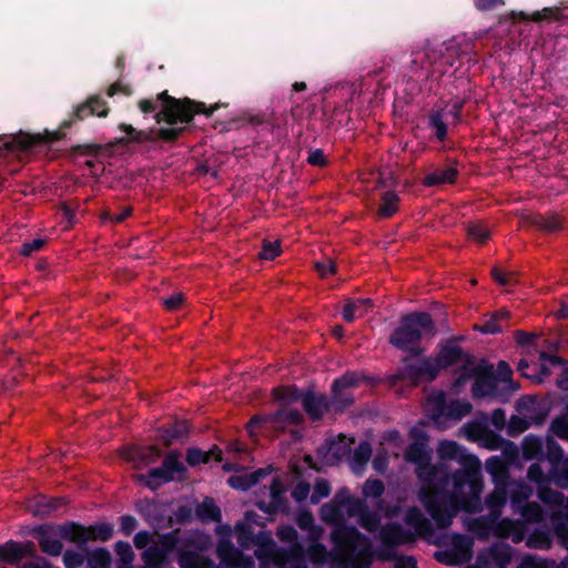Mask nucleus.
Returning a JSON list of instances; mask_svg holds the SVG:
<instances>
[{
	"mask_svg": "<svg viewBox=\"0 0 568 568\" xmlns=\"http://www.w3.org/2000/svg\"><path fill=\"white\" fill-rule=\"evenodd\" d=\"M159 103L161 110L155 113L154 119L158 124L164 122L170 126L158 130H136L131 124L121 123L119 129L128 135L120 139L122 143H155L158 140L174 143L183 135L186 125L193 121L195 114H204L209 118L220 108V104L207 108L205 103L190 98L176 99L168 91L159 93L155 99H142L138 105L142 113L148 114L154 112Z\"/></svg>",
	"mask_w": 568,
	"mask_h": 568,
	"instance_id": "nucleus-1",
	"label": "nucleus"
},
{
	"mask_svg": "<svg viewBox=\"0 0 568 568\" xmlns=\"http://www.w3.org/2000/svg\"><path fill=\"white\" fill-rule=\"evenodd\" d=\"M418 496L439 529L448 528L459 509L468 513L481 509V493L475 495L467 485H463L459 491L456 481L450 480L449 473L433 481H424Z\"/></svg>",
	"mask_w": 568,
	"mask_h": 568,
	"instance_id": "nucleus-2",
	"label": "nucleus"
},
{
	"mask_svg": "<svg viewBox=\"0 0 568 568\" xmlns=\"http://www.w3.org/2000/svg\"><path fill=\"white\" fill-rule=\"evenodd\" d=\"M334 545L328 554L326 547L317 541L306 550L308 559L315 564H324L331 557L332 568H369L372 565V545L369 538L355 526L337 525L331 535Z\"/></svg>",
	"mask_w": 568,
	"mask_h": 568,
	"instance_id": "nucleus-3",
	"label": "nucleus"
},
{
	"mask_svg": "<svg viewBox=\"0 0 568 568\" xmlns=\"http://www.w3.org/2000/svg\"><path fill=\"white\" fill-rule=\"evenodd\" d=\"M41 551L48 556L58 557L62 554L63 544L52 536L75 544L80 550H87L89 541H108L114 534V527L110 523H98L84 526L77 521H67L61 525L51 523L38 525L31 530Z\"/></svg>",
	"mask_w": 568,
	"mask_h": 568,
	"instance_id": "nucleus-4",
	"label": "nucleus"
},
{
	"mask_svg": "<svg viewBox=\"0 0 568 568\" xmlns=\"http://www.w3.org/2000/svg\"><path fill=\"white\" fill-rule=\"evenodd\" d=\"M438 454L443 460H454L460 465L455 471L449 470L452 481H456V487L460 491L463 485L470 487L476 495L483 493L484 479L481 473V463L478 457L469 454L467 449L456 442H442Z\"/></svg>",
	"mask_w": 568,
	"mask_h": 568,
	"instance_id": "nucleus-5",
	"label": "nucleus"
},
{
	"mask_svg": "<svg viewBox=\"0 0 568 568\" xmlns=\"http://www.w3.org/2000/svg\"><path fill=\"white\" fill-rule=\"evenodd\" d=\"M435 333L436 326L428 312H410L399 318L388 343L399 351H406L410 344L420 343L424 335L433 336Z\"/></svg>",
	"mask_w": 568,
	"mask_h": 568,
	"instance_id": "nucleus-6",
	"label": "nucleus"
},
{
	"mask_svg": "<svg viewBox=\"0 0 568 568\" xmlns=\"http://www.w3.org/2000/svg\"><path fill=\"white\" fill-rule=\"evenodd\" d=\"M180 457V450L169 452L162 459L161 466L151 468L145 474L134 475V480L151 491H158L163 485L172 481H185L189 471Z\"/></svg>",
	"mask_w": 568,
	"mask_h": 568,
	"instance_id": "nucleus-7",
	"label": "nucleus"
},
{
	"mask_svg": "<svg viewBox=\"0 0 568 568\" xmlns=\"http://www.w3.org/2000/svg\"><path fill=\"white\" fill-rule=\"evenodd\" d=\"M61 131H44V133H27L20 131L17 134L0 136V155L13 152H38L49 148L57 141L63 139Z\"/></svg>",
	"mask_w": 568,
	"mask_h": 568,
	"instance_id": "nucleus-8",
	"label": "nucleus"
},
{
	"mask_svg": "<svg viewBox=\"0 0 568 568\" xmlns=\"http://www.w3.org/2000/svg\"><path fill=\"white\" fill-rule=\"evenodd\" d=\"M372 378L364 372L346 371L343 375L336 377L331 386V397L328 398L332 410L343 413L355 403L352 389L361 386L363 383H371Z\"/></svg>",
	"mask_w": 568,
	"mask_h": 568,
	"instance_id": "nucleus-9",
	"label": "nucleus"
},
{
	"mask_svg": "<svg viewBox=\"0 0 568 568\" xmlns=\"http://www.w3.org/2000/svg\"><path fill=\"white\" fill-rule=\"evenodd\" d=\"M405 459L416 465V475L422 483L433 481L436 477L449 473V467L444 462L432 465L430 453L425 443H410L405 452Z\"/></svg>",
	"mask_w": 568,
	"mask_h": 568,
	"instance_id": "nucleus-10",
	"label": "nucleus"
},
{
	"mask_svg": "<svg viewBox=\"0 0 568 568\" xmlns=\"http://www.w3.org/2000/svg\"><path fill=\"white\" fill-rule=\"evenodd\" d=\"M436 371L430 363V356H424L416 362H412L408 356L402 359V365L389 377L392 384L407 382L413 386H418L422 382H434Z\"/></svg>",
	"mask_w": 568,
	"mask_h": 568,
	"instance_id": "nucleus-11",
	"label": "nucleus"
},
{
	"mask_svg": "<svg viewBox=\"0 0 568 568\" xmlns=\"http://www.w3.org/2000/svg\"><path fill=\"white\" fill-rule=\"evenodd\" d=\"M473 409V406L467 400L452 399L447 400L442 393L434 399L432 409V419L436 424H442L446 420L459 422L467 416Z\"/></svg>",
	"mask_w": 568,
	"mask_h": 568,
	"instance_id": "nucleus-12",
	"label": "nucleus"
},
{
	"mask_svg": "<svg viewBox=\"0 0 568 568\" xmlns=\"http://www.w3.org/2000/svg\"><path fill=\"white\" fill-rule=\"evenodd\" d=\"M158 540L150 545L143 552L153 560L170 562V555L178 552L181 541V529L176 528L169 532L156 534Z\"/></svg>",
	"mask_w": 568,
	"mask_h": 568,
	"instance_id": "nucleus-13",
	"label": "nucleus"
},
{
	"mask_svg": "<svg viewBox=\"0 0 568 568\" xmlns=\"http://www.w3.org/2000/svg\"><path fill=\"white\" fill-rule=\"evenodd\" d=\"M268 490L270 500L258 499L255 501V506L263 513L273 516L278 511L287 510V499L285 498V487L283 481L278 477H274L270 487L263 488V494Z\"/></svg>",
	"mask_w": 568,
	"mask_h": 568,
	"instance_id": "nucleus-14",
	"label": "nucleus"
},
{
	"mask_svg": "<svg viewBox=\"0 0 568 568\" xmlns=\"http://www.w3.org/2000/svg\"><path fill=\"white\" fill-rule=\"evenodd\" d=\"M463 337H453L439 345V349L435 357L430 356V363L436 371V377H438L440 371L447 369L458 363H460L463 356V348L457 345L458 341Z\"/></svg>",
	"mask_w": 568,
	"mask_h": 568,
	"instance_id": "nucleus-15",
	"label": "nucleus"
},
{
	"mask_svg": "<svg viewBox=\"0 0 568 568\" xmlns=\"http://www.w3.org/2000/svg\"><path fill=\"white\" fill-rule=\"evenodd\" d=\"M109 114L106 102L100 95H92L85 102L78 104L70 120L63 121L61 128L69 129L74 120H84L91 115L104 118Z\"/></svg>",
	"mask_w": 568,
	"mask_h": 568,
	"instance_id": "nucleus-16",
	"label": "nucleus"
},
{
	"mask_svg": "<svg viewBox=\"0 0 568 568\" xmlns=\"http://www.w3.org/2000/svg\"><path fill=\"white\" fill-rule=\"evenodd\" d=\"M217 556L224 568H252L254 566L253 559L235 548L231 541L219 544Z\"/></svg>",
	"mask_w": 568,
	"mask_h": 568,
	"instance_id": "nucleus-17",
	"label": "nucleus"
},
{
	"mask_svg": "<svg viewBox=\"0 0 568 568\" xmlns=\"http://www.w3.org/2000/svg\"><path fill=\"white\" fill-rule=\"evenodd\" d=\"M302 406L305 414L313 422H320L324 415L332 410L326 395L307 389L302 398Z\"/></svg>",
	"mask_w": 568,
	"mask_h": 568,
	"instance_id": "nucleus-18",
	"label": "nucleus"
},
{
	"mask_svg": "<svg viewBox=\"0 0 568 568\" xmlns=\"http://www.w3.org/2000/svg\"><path fill=\"white\" fill-rule=\"evenodd\" d=\"M135 509L143 517V519L155 530L172 526L171 518L169 519L168 525H164V510L155 500L148 498L139 500L135 504Z\"/></svg>",
	"mask_w": 568,
	"mask_h": 568,
	"instance_id": "nucleus-19",
	"label": "nucleus"
},
{
	"mask_svg": "<svg viewBox=\"0 0 568 568\" xmlns=\"http://www.w3.org/2000/svg\"><path fill=\"white\" fill-rule=\"evenodd\" d=\"M525 225L532 226L545 233H554L564 229V220L557 213H529L523 217Z\"/></svg>",
	"mask_w": 568,
	"mask_h": 568,
	"instance_id": "nucleus-20",
	"label": "nucleus"
},
{
	"mask_svg": "<svg viewBox=\"0 0 568 568\" xmlns=\"http://www.w3.org/2000/svg\"><path fill=\"white\" fill-rule=\"evenodd\" d=\"M381 541L385 548L394 549L415 540L414 534L398 524H389L381 529Z\"/></svg>",
	"mask_w": 568,
	"mask_h": 568,
	"instance_id": "nucleus-21",
	"label": "nucleus"
},
{
	"mask_svg": "<svg viewBox=\"0 0 568 568\" xmlns=\"http://www.w3.org/2000/svg\"><path fill=\"white\" fill-rule=\"evenodd\" d=\"M511 20H523L528 21L532 20L536 22L540 21H562L568 19V6L567 7H548L544 8L540 11H536L531 17H529L527 13L520 11V12H511L510 14Z\"/></svg>",
	"mask_w": 568,
	"mask_h": 568,
	"instance_id": "nucleus-22",
	"label": "nucleus"
},
{
	"mask_svg": "<svg viewBox=\"0 0 568 568\" xmlns=\"http://www.w3.org/2000/svg\"><path fill=\"white\" fill-rule=\"evenodd\" d=\"M190 426L184 419L175 420L171 426L158 428V437L164 447H171L174 442H182L189 437Z\"/></svg>",
	"mask_w": 568,
	"mask_h": 568,
	"instance_id": "nucleus-23",
	"label": "nucleus"
},
{
	"mask_svg": "<svg viewBox=\"0 0 568 568\" xmlns=\"http://www.w3.org/2000/svg\"><path fill=\"white\" fill-rule=\"evenodd\" d=\"M496 378L493 373V366H485L474 378L471 394L474 398H483L493 394L496 389Z\"/></svg>",
	"mask_w": 568,
	"mask_h": 568,
	"instance_id": "nucleus-24",
	"label": "nucleus"
},
{
	"mask_svg": "<svg viewBox=\"0 0 568 568\" xmlns=\"http://www.w3.org/2000/svg\"><path fill=\"white\" fill-rule=\"evenodd\" d=\"M405 523L407 526L414 528L415 532L422 538H428L435 532L432 521L415 506L407 509Z\"/></svg>",
	"mask_w": 568,
	"mask_h": 568,
	"instance_id": "nucleus-25",
	"label": "nucleus"
},
{
	"mask_svg": "<svg viewBox=\"0 0 568 568\" xmlns=\"http://www.w3.org/2000/svg\"><path fill=\"white\" fill-rule=\"evenodd\" d=\"M457 54L458 48L455 44H442L438 50L427 47L424 58L430 65L443 61L444 64L453 67Z\"/></svg>",
	"mask_w": 568,
	"mask_h": 568,
	"instance_id": "nucleus-26",
	"label": "nucleus"
},
{
	"mask_svg": "<svg viewBox=\"0 0 568 568\" xmlns=\"http://www.w3.org/2000/svg\"><path fill=\"white\" fill-rule=\"evenodd\" d=\"M67 501L63 497L37 496L31 505L32 513L38 517H48Z\"/></svg>",
	"mask_w": 568,
	"mask_h": 568,
	"instance_id": "nucleus-27",
	"label": "nucleus"
},
{
	"mask_svg": "<svg viewBox=\"0 0 568 568\" xmlns=\"http://www.w3.org/2000/svg\"><path fill=\"white\" fill-rule=\"evenodd\" d=\"M458 174L459 171L455 166H448L444 170H436L425 175L423 185L432 187L442 184H454Z\"/></svg>",
	"mask_w": 568,
	"mask_h": 568,
	"instance_id": "nucleus-28",
	"label": "nucleus"
},
{
	"mask_svg": "<svg viewBox=\"0 0 568 568\" xmlns=\"http://www.w3.org/2000/svg\"><path fill=\"white\" fill-rule=\"evenodd\" d=\"M523 457L526 460H544V443L540 437L535 435H527L521 444Z\"/></svg>",
	"mask_w": 568,
	"mask_h": 568,
	"instance_id": "nucleus-29",
	"label": "nucleus"
},
{
	"mask_svg": "<svg viewBox=\"0 0 568 568\" xmlns=\"http://www.w3.org/2000/svg\"><path fill=\"white\" fill-rule=\"evenodd\" d=\"M161 456L162 449L158 445H145L133 448L129 458L149 466L155 464Z\"/></svg>",
	"mask_w": 568,
	"mask_h": 568,
	"instance_id": "nucleus-30",
	"label": "nucleus"
},
{
	"mask_svg": "<svg viewBox=\"0 0 568 568\" xmlns=\"http://www.w3.org/2000/svg\"><path fill=\"white\" fill-rule=\"evenodd\" d=\"M21 561L20 541L10 539L0 545V564L18 567Z\"/></svg>",
	"mask_w": 568,
	"mask_h": 568,
	"instance_id": "nucleus-31",
	"label": "nucleus"
},
{
	"mask_svg": "<svg viewBox=\"0 0 568 568\" xmlns=\"http://www.w3.org/2000/svg\"><path fill=\"white\" fill-rule=\"evenodd\" d=\"M305 390L300 389L296 385H283L273 388L274 398L283 406L291 405L297 400L302 402Z\"/></svg>",
	"mask_w": 568,
	"mask_h": 568,
	"instance_id": "nucleus-32",
	"label": "nucleus"
},
{
	"mask_svg": "<svg viewBox=\"0 0 568 568\" xmlns=\"http://www.w3.org/2000/svg\"><path fill=\"white\" fill-rule=\"evenodd\" d=\"M181 568H217L215 562L209 557H201L196 552L183 551L178 558Z\"/></svg>",
	"mask_w": 568,
	"mask_h": 568,
	"instance_id": "nucleus-33",
	"label": "nucleus"
},
{
	"mask_svg": "<svg viewBox=\"0 0 568 568\" xmlns=\"http://www.w3.org/2000/svg\"><path fill=\"white\" fill-rule=\"evenodd\" d=\"M548 479L559 488H568V456L564 460L549 465Z\"/></svg>",
	"mask_w": 568,
	"mask_h": 568,
	"instance_id": "nucleus-34",
	"label": "nucleus"
},
{
	"mask_svg": "<svg viewBox=\"0 0 568 568\" xmlns=\"http://www.w3.org/2000/svg\"><path fill=\"white\" fill-rule=\"evenodd\" d=\"M399 196L394 191H386L381 196V205L377 214L381 219H389L398 211Z\"/></svg>",
	"mask_w": 568,
	"mask_h": 568,
	"instance_id": "nucleus-35",
	"label": "nucleus"
},
{
	"mask_svg": "<svg viewBox=\"0 0 568 568\" xmlns=\"http://www.w3.org/2000/svg\"><path fill=\"white\" fill-rule=\"evenodd\" d=\"M268 419L277 425H300L303 423V414L298 409L281 408L268 416Z\"/></svg>",
	"mask_w": 568,
	"mask_h": 568,
	"instance_id": "nucleus-36",
	"label": "nucleus"
},
{
	"mask_svg": "<svg viewBox=\"0 0 568 568\" xmlns=\"http://www.w3.org/2000/svg\"><path fill=\"white\" fill-rule=\"evenodd\" d=\"M87 558L90 568H108L111 564V554L105 548H95L93 550L87 547V550H81Z\"/></svg>",
	"mask_w": 568,
	"mask_h": 568,
	"instance_id": "nucleus-37",
	"label": "nucleus"
},
{
	"mask_svg": "<svg viewBox=\"0 0 568 568\" xmlns=\"http://www.w3.org/2000/svg\"><path fill=\"white\" fill-rule=\"evenodd\" d=\"M196 516L206 521H221L222 514L221 509L216 506L212 497H206L201 504L196 506Z\"/></svg>",
	"mask_w": 568,
	"mask_h": 568,
	"instance_id": "nucleus-38",
	"label": "nucleus"
},
{
	"mask_svg": "<svg viewBox=\"0 0 568 568\" xmlns=\"http://www.w3.org/2000/svg\"><path fill=\"white\" fill-rule=\"evenodd\" d=\"M362 305L374 307V302L371 298L347 300L342 312L343 320L347 323L354 322L356 314H358L357 310H361Z\"/></svg>",
	"mask_w": 568,
	"mask_h": 568,
	"instance_id": "nucleus-39",
	"label": "nucleus"
},
{
	"mask_svg": "<svg viewBox=\"0 0 568 568\" xmlns=\"http://www.w3.org/2000/svg\"><path fill=\"white\" fill-rule=\"evenodd\" d=\"M205 542L202 537L197 534H190L184 538H181L179 549H178V558L181 556L183 551L187 552H196L203 551L205 549Z\"/></svg>",
	"mask_w": 568,
	"mask_h": 568,
	"instance_id": "nucleus-40",
	"label": "nucleus"
},
{
	"mask_svg": "<svg viewBox=\"0 0 568 568\" xmlns=\"http://www.w3.org/2000/svg\"><path fill=\"white\" fill-rule=\"evenodd\" d=\"M428 124L435 130V136L443 142L447 138V125L444 122L443 110H433L428 115Z\"/></svg>",
	"mask_w": 568,
	"mask_h": 568,
	"instance_id": "nucleus-41",
	"label": "nucleus"
},
{
	"mask_svg": "<svg viewBox=\"0 0 568 568\" xmlns=\"http://www.w3.org/2000/svg\"><path fill=\"white\" fill-rule=\"evenodd\" d=\"M263 532L258 535L254 534V530L251 527L242 526L237 531V542L243 548H251L253 545H263L262 540Z\"/></svg>",
	"mask_w": 568,
	"mask_h": 568,
	"instance_id": "nucleus-42",
	"label": "nucleus"
},
{
	"mask_svg": "<svg viewBox=\"0 0 568 568\" xmlns=\"http://www.w3.org/2000/svg\"><path fill=\"white\" fill-rule=\"evenodd\" d=\"M508 499V491L505 487H496L486 496L485 503L488 509L496 511L500 509Z\"/></svg>",
	"mask_w": 568,
	"mask_h": 568,
	"instance_id": "nucleus-43",
	"label": "nucleus"
},
{
	"mask_svg": "<svg viewBox=\"0 0 568 568\" xmlns=\"http://www.w3.org/2000/svg\"><path fill=\"white\" fill-rule=\"evenodd\" d=\"M490 557L498 568H506L511 561V548L508 545H496L490 549Z\"/></svg>",
	"mask_w": 568,
	"mask_h": 568,
	"instance_id": "nucleus-44",
	"label": "nucleus"
},
{
	"mask_svg": "<svg viewBox=\"0 0 568 568\" xmlns=\"http://www.w3.org/2000/svg\"><path fill=\"white\" fill-rule=\"evenodd\" d=\"M545 459L549 463V465L566 459L561 446L552 437L549 436L546 439V452L544 460Z\"/></svg>",
	"mask_w": 568,
	"mask_h": 568,
	"instance_id": "nucleus-45",
	"label": "nucleus"
},
{
	"mask_svg": "<svg viewBox=\"0 0 568 568\" xmlns=\"http://www.w3.org/2000/svg\"><path fill=\"white\" fill-rule=\"evenodd\" d=\"M358 524L369 532L376 531L381 526V517L367 506L358 516Z\"/></svg>",
	"mask_w": 568,
	"mask_h": 568,
	"instance_id": "nucleus-46",
	"label": "nucleus"
},
{
	"mask_svg": "<svg viewBox=\"0 0 568 568\" xmlns=\"http://www.w3.org/2000/svg\"><path fill=\"white\" fill-rule=\"evenodd\" d=\"M385 491V486L383 480L376 479H367L363 485V495L365 498H379L383 496Z\"/></svg>",
	"mask_w": 568,
	"mask_h": 568,
	"instance_id": "nucleus-47",
	"label": "nucleus"
},
{
	"mask_svg": "<svg viewBox=\"0 0 568 568\" xmlns=\"http://www.w3.org/2000/svg\"><path fill=\"white\" fill-rule=\"evenodd\" d=\"M185 460L189 466L195 467L201 464L210 463V454L205 453L201 448L190 447L186 449Z\"/></svg>",
	"mask_w": 568,
	"mask_h": 568,
	"instance_id": "nucleus-48",
	"label": "nucleus"
},
{
	"mask_svg": "<svg viewBox=\"0 0 568 568\" xmlns=\"http://www.w3.org/2000/svg\"><path fill=\"white\" fill-rule=\"evenodd\" d=\"M531 495V489L525 485H518L508 495L514 507H521Z\"/></svg>",
	"mask_w": 568,
	"mask_h": 568,
	"instance_id": "nucleus-49",
	"label": "nucleus"
},
{
	"mask_svg": "<svg viewBox=\"0 0 568 568\" xmlns=\"http://www.w3.org/2000/svg\"><path fill=\"white\" fill-rule=\"evenodd\" d=\"M520 514L527 521L537 523L541 519L542 509L539 504L530 501L520 507Z\"/></svg>",
	"mask_w": 568,
	"mask_h": 568,
	"instance_id": "nucleus-50",
	"label": "nucleus"
},
{
	"mask_svg": "<svg viewBox=\"0 0 568 568\" xmlns=\"http://www.w3.org/2000/svg\"><path fill=\"white\" fill-rule=\"evenodd\" d=\"M296 523L303 530H310L314 539L318 536V528L314 524V517L310 511H301L297 516Z\"/></svg>",
	"mask_w": 568,
	"mask_h": 568,
	"instance_id": "nucleus-51",
	"label": "nucleus"
},
{
	"mask_svg": "<svg viewBox=\"0 0 568 568\" xmlns=\"http://www.w3.org/2000/svg\"><path fill=\"white\" fill-rule=\"evenodd\" d=\"M226 481L231 488L241 491H246L254 486L248 474L232 475L227 478Z\"/></svg>",
	"mask_w": 568,
	"mask_h": 568,
	"instance_id": "nucleus-52",
	"label": "nucleus"
},
{
	"mask_svg": "<svg viewBox=\"0 0 568 568\" xmlns=\"http://www.w3.org/2000/svg\"><path fill=\"white\" fill-rule=\"evenodd\" d=\"M365 498L352 497L349 503L343 508V514H347L349 517H358L367 507Z\"/></svg>",
	"mask_w": 568,
	"mask_h": 568,
	"instance_id": "nucleus-53",
	"label": "nucleus"
},
{
	"mask_svg": "<svg viewBox=\"0 0 568 568\" xmlns=\"http://www.w3.org/2000/svg\"><path fill=\"white\" fill-rule=\"evenodd\" d=\"M114 550L123 565H131L134 559V551L128 541L115 542Z\"/></svg>",
	"mask_w": 568,
	"mask_h": 568,
	"instance_id": "nucleus-54",
	"label": "nucleus"
},
{
	"mask_svg": "<svg viewBox=\"0 0 568 568\" xmlns=\"http://www.w3.org/2000/svg\"><path fill=\"white\" fill-rule=\"evenodd\" d=\"M84 559L83 552L71 549L65 550L62 556L64 568H79L83 565Z\"/></svg>",
	"mask_w": 568,
	"mask_h": 568,
	"instance_id": "nucleus-55",
	"label": "nucleus"
},
{
	"mask_svg": "<svg viewBox=\"0 0 568 568\" xmlns=\"http://www.w3.org/2000/svg\"><path fill=\"white\" fill-rule=\"evenodd\" d=\"M372 446L368 442H361L359 445L356 447L353 459L356 464L363 466L368 463V460L372 457Z\"/></svg>",
	"mask_w": 568,
	"mask_h": 568,
	"instance_id": "nucleus-56",
	"label": "nucleus"
},
{
	"mask_svg": "<svg viewBox=\"0 0 568 568\" xmlns=\"http://www.w3.org/2000/svg\"><path fill=\"white\" fill-rule=\"evenodd\" d=\"M467 235L479 244L486 243L490 237L489 231L480 224H469L467 226Z\"/></svg>",
	"mask_w": 568,
	"mask_h": 568,
	"instance_id": "nucleus-57",
	"label": "nucleus"
},
{
	"mask_svg": "<svg viewBox=\"0 0 568 568\" xmlns=\"http://www.w3.org/2000/svg\"><path fill=\"white\" fill-rule=\"evenodd\" d=\"M550 430L560 439H568V418L565 415L554 418Z\"/></svg>",
	"mask_w": 568,
	"mask_h": 568,
	"instance_id": "nucleus-58",
	"label": "nucleus"
},
{
	"mask_svg": "<svg viewBox=\"0 0 568 568\" xmlns=\"http://www.w3.org/2000/svg\"><path fill=\"white\" fill-rule=\"evenodd\" d=\"M491 276L500 286L514 285L517 281L514 272H503L497 266L491 268Z\"/></svg>",
	"mask_w": 568,
	"mask_h": 568,
	"instance_id": "nucleus-59",
	"label": "nucleus"
},
{
	"mask_svg": "<svg viewBox=\"0 0 568 568\" xmlns=\"http://www.w3.org/2000/svg\"><path fill=\"white\" fill-rule=\"evenodd\" d=\"M491 276L500 286L514 285L517 281L514 272H503L497 266L491 268Z\"/></svg>",
	"mask_w": 568,
	"mask_h": 568,
	"instance_id": "nucleus-60",
	"label": "nucleus"
},
{
	"mask_svg": "<svg viewBox=\"0 0 568 568\" xmlns=\"http://www.w3.org/2000/svg\"><path fill=\"white\" fill-rule=\"evenodd\" d=\"M331 494V486L325 479H317L314 485V490L311 496V501L317 504L322 498L328 497Z\"/></svg>",
	"mask_w": 568,
	"mask_h": 568,
	"instance_id": "nucleus-61",
	"label": "nucleus"
},
{
	"mask_svg": "<svg viewBox=\"0 0 568 568\" xmlns=\"http://www.w3.org/2000/svg\"><path fill=\"white\" fill-rule=\"evenodd\" d=\"M527 477L530 481L536 483L540 486L542 484L549 483L548 474H545L542 467L538 463H535L529 466Z\"/></svg>",
	"mask_w": 568,
	"mask_h": 568,
	"instance_id": "nucleus-62",
	"label": "nucleus"
},
{
	"mask_svg": "<svg viewBox=\"0 0 568 568\" xmlns=\"http://www.w3.org/2000/svg\"><path fill=\"white\" fill-rule=\"evenodd\" d=\"M281 253L280 242L264 241L262 251L258 253L260 258L272 261Z\"/></svg>",
	"mask_w": 568,
	"mask_h": 568,
	"instance_id": "nucleus-63",
	"label": "nucleus"
},
{
	"mask_svg": "<svg viewBox=\"0 0 568 568\" xmlns=\"http://www.w3.org/2000/svg\"><path fill=\"white\" fill-rule=\"evenodd\" d=\"M162 305L166 311L174 312L181 308L184 304V295L181 292L173 293L169 297L161 298Z\"/></svg>",
	"mask_w": 568,
	"mask_h": 568,
	"instance_id": "nucleus-64",
	"label": "nucleus"
}]
</instances>
